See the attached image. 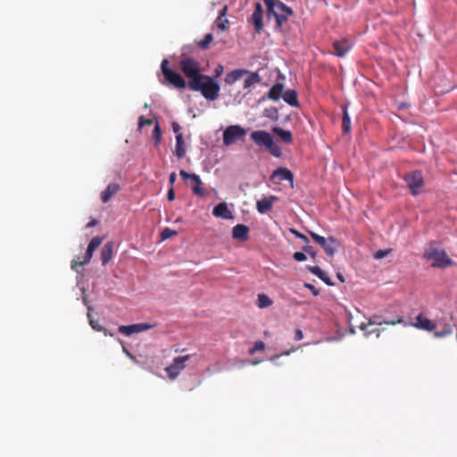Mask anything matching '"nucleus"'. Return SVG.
Segmentation results:
<instances>
[{"instance_id":"nucleus-26","label":"nucleus","mask_w":457,"mask_h":457,"mask_svg":"<svg viewBox=\"0 0 457 457\" xmlns=\"http://www.w3.org/2000/svg\"><path fill=\"white\" fill-rule=\"evenodd\" d=\"M308 270L320 278L324 283L328 286H333V282L326 272H324L319 266H308Z\"/></svg>"},{"instance_id":"nucleus-28","label":"nucleus","mask_w":457,"mask_h":457,"mask_svg":"<svg viewBox=\"0 0 457 457\" xmlns=\"http://www.w3.org/2000/svg\"><path fill=\"white\" fill-rule=\"evenodd\" d=\"M175 154L179 159H181L186 154V147L182 134L176 135V148Z\"/></svg>"},{"instance_id":"nucleus-30","label":"nucleus","mask_w":457,"mask_h":457,"mask_svg":"<svg viewBox=\"0 0 457 457\" xmlns=\"http://www.w3.org/2000/svg\"><path fill=\"white\" fill-rule=\"evenodd\" d=\"M247 78L244 81V88H249L253 85L259 83L262 80L261 76L258 72H251L247 73Z\"/></svg>"},{"instance_id":"nucleus-31","label":"nucleus","mask_w":457,"mask_h":457,"mask_svg":"<svg viewBox=\"0 0 457 457\" xmlns=\"http://www.w3.org/2000/svg\"><path fill=\"white\" fill-rule=\"evenodd\" d=\"M272 304L271 299L265 294L258 295L257 305L259 308H267Z\"/></svg>"},{"instance_id":"nucleus-6","label":"nucleus","mask_w":457,"mask_h":457,"mask_svg":"<svg viewBox=\"0 0 457 457\" xmlns=\"http://www.w3.org/2000/svg\"><path fill=\"white\" fill-rule=\"evenodd\" d=\"M161 70L167 83L179 89H185L187 87L186 80L179 73L169 67V61L167 59L162 61Z\"/></svg>"},{"instance_id":"nucleus-38","label":"nucleus","mask_w":457,"mask_h":457,"mask_svg":"<svg viewBox=\"0 0 457 457\" xmlns=\"http://www.w3.org/2000/svg\"><path fill=\"white\" fill-rule=\"evenodd\" d=\"M265 348V345L262 341H256L253 348L249 349V354H253L257 351H262Z\"/></svg>"},{"instance_id":"nucleus-29","label":"nucleus","mask_w":457,"mask_h":457,"mask_svg":"<svg viewBox=\"0 0 457 457\" xmlns=\"http://www.w3.org/2000/svg\"><path fill=\"white\" fill-rule=\"evenodd\" d=\"M192 182H193V186H192V191L195 195H200V196H203L205 195V192L204 190L201 187V185H202V180L200 179V177L196 174H194V176L192 177Z\"/></svg>"},{"instance_id":"nucleus-14","label":"nucleus","mask_w":457,"mask_h":457,"mask_svg":"<svg viewBox=\"0 0 457 457\" xmlns=\"http://www.w3.org/2000/svg\"><path fill=\"white\" fill-rule=\"evenodd\" d=\"M262 13V6L259 2H257L255 4V9L251 16V22L253 23L256 32L258 33H260L263 29Z\"/></svg>"},{"instance_id":"nucleus-44","label":"nucleus","mask_w":457,"mask_h":457,"mask_svg":"<svg viewBox=\"0 0 457 457\" xmlns=\"http://www.w3.org/2000/svg\"><path fill=\"white\" fill-rule=\"evenodd\" d=\"M294 259L297 262H303L306 260V255L304 253L302 252H295L294 253Z\"/></svg>"},{"instance_id":"nucleus-3","label":"nucleus","mask_w":457,"mask_h":457,"mask_svg":"<svg viewBox=\"0 0 457 457\" xmlns=\"http://www.w3.org/2000/svg\"><path fill=\"white\" fill-rule=\"evenodd\" d=\"M250 138L256 145L265 147L271 155L275 157H280L282 155L280 146L274 142L271 135L266 130L253 131L250 135Z\"/></svg>"},{"instance_id":"nucleus-52","label":"nucleus","mask_w":457,"mask_h":457,"mask_svg":"<svg viewBox=\"0 0 457 457\" xmlns=\"http://www.w3.org/2000/svg\"><path fill=\"white\" fill-rule=\"evenodd\" d=\"M303 335L302 330L299 328L296 329L295 330V340L299 341V340L303 339Z\"/></svg>"},{"instance_id":"nucleus-39","label":"nucleus","mask_w":457,"mask_h":457,"mask_svg":"<svg viewBox=\"0 0 457 457\" xmlns=\"http://www.w3.org/2000/svg\"><path fill=\"white\" fill-rule=\"evenodd\" d=\"M303 251L304 253H308L309 255H311L313 259H315V257H316V251L314 250L313 246L310 245L309 244H306L303 247Z\"/></svg>"},{"instance_id":"nucleus-47","label":"nucleus","mask_w":457,"mask_h":457,"mask_svg":"<svg viewBox=\"0 0 457 457\" xmlns=\"http://www.w3.org/2000/svg\"><path fill=\"white\" fill-rule=\"evenodd\" d=\"M227 12H228V6L225 5L220 11V13H219V16H218V21H221L222 18H225L226 14H227Z\"/></svg>"},{"instance_id":"nucleus-5","label":"nucleus","mask_w":457,"mask_h":457,"mask_svg":"<svg viewBox=\"0 0 457 457\" xmlns=\"http://www.w3.org/2000/svg\"><path fill=\"white\" fill-rule=\"evenodd\" d=\"M179 68L188 81L201 79V65L199 62L189 56H182L179 62Z\"/></svg>"},{"instance_id":"nucleus-32","label":"nucleus","mask_w":457,"mask_h":457,"mask_svg":"<svg viewBox=\"0 0 457 457\" xmlns=\"http://www.w3.org/2000/svg\"><path fill=\"white\" fill-rule=\"evenodd\" d=\"M342 129L344 133H349L351 131V119L346 108H344Z\"/></svg>"},{"instance_id":"nucleus-22","label":"nucleus","mask_w":457,"mask_h":457,"mask_svg":"<svg viewBox=\"0 0 457 457\" xmlns=\"http://www.w3.org/2000/svg\"><path fill=\"white\" fill-rule=\"evenodd\" d=\"M113 247L114 245L112 241L107 242L101 251V262L102 264L104 266L106 265L112 258L113 255Z\"/></svg>"},{"instance_id":"nucleus-17","label":"nucleus","mask_w":457,"mask_h":457,"mask_svg":"<svg viewBox=\"0 0 457 457\" xmlns=\"http://www.w3.org/2000/svg\"><path fill=\"white\" fill-rule=\"evenodd\" d=\"M403 322V318L401 315L397 316L396 320H380L378 317L375 316L372 319H370V320L367 324L361 323L360 325V328L364 331V330H366V328L369 325H374V324L381 325V324L385 323V324L394 326V325L400 324Z\"/></svg>"},{"instance_id":"nucleus-13","label":"nucleus","mask_w":457,"mask_h":457,"mask_svg":"<svg viewBox=\"0 0 457 457\" xmlns=\"http://www.w3.org/2000/svg\"><path fill=\"white\" fill-rule=\"evenodd\" d=\"M413 327H415L416 328H419V329H422V330H425V331H434L435 328H436V323L428 319L427 317L423 316L422 314H419L417 317H416V320L414 323L411 324Z\"/></svg>"},{"instance_id":"nucleus-56","label":"nucleus","mask_w":457,"mask_h":457,"mask_svg":"<svg viewBox=\"0 0 457 457\" xmlns=\"http://www.w3.org/2000/svg\"><path fill=\"white\" fill-rule=\"evenodd\" d=\"M278 357V355H275V357L271 358V360H274V359H276Z\"/></svg>"},{"instance_id":"nucleus-33","label":"nucleus","mask_w":457,"mask_h":457,"mask_svg":"<svg viewBox=\"0 0 457 457\" xmlns=\"http://www.w3.org/2000/svg\"><path fill=\"white\" fill-rule=\"evenodd\" d=\"M213 37L212 33H208L204 36V38L203 40L196 41V45L201 49H207L210 46V44L212 42Z\"/></svg>"},{"instance_id":"nucleus-40","label":"nucleus","mask_w":457,"mask_h":457,"mask_svg":"<svg viewBox=\"0 0 457 457\" xmlns=\"http://www.w3.org/2000/svg\"><path fill=\"white\" fill-rule=\"evenodd\" d=\"M290 231L295 237L302 239L305 244H309V239L305 235L294 228L290 229Z\"/></svg>"},{"instance_id":"nucleus-21","label":"nucleus","mask_w":457,"mask_h":457,"mask_svg":"<svg viewBox=\"0 0 457 457\" xmlns=\"http://www.w3.org/2000/svg\"><path fill=\"white\" fill-rule=\"evenodd\" d=\"M249 73L248 70L245 69H237L230 72H228L225 77V83L228 85H232L237 80H239L244 75Z\"/></svg>"},{"instance_id":"nucleus-20","label":"nucleus","mask_w":457,"mask_h":457,"mask_svg":"<svg viewBox=\"0 0 457 457\" xmlns=\"http://www.w3.org/2000/svg\"><path fill=\"white\" fill-rule=\"evenodd\" d=\"M212 214L215 217L226 220L232 218V213L228 210L226 203H220L219 204H217L212 210Z\"/></svg>"},{"instance_id":"nucleus-34","label":"nucleus","mask_w":457,"mask_h":457,"mask_svg":"<svg viewBox=\"0 0 457 457\" xmlns=\"http://www.w3.org/2000/svg\"><path fill=\"white\" fill-rule=\"evenodd\" d=\"M453 333L452 326L449 324H445L443 328L437 331H435L434 336L436 337H445Z\"/></svg>"},{"instance_id":"nucleus-41","label":"nucleus","mask_w":457,"mask_h":457,"mask_svg":"<svg viewBox=\"0 0 457 457\" xmlns=\"http://www.w3.org/2000/svg\"><path fill=\"white\" fill-rule=\"evenodd\" d=\"M228 23V19L222 18L221 21L217 20V27L221 30L224 31L227 29V25Z\"/></svg>"},{"instance_id":"nucleus-11","label":"nucleus","mask_w":457,"mask_h":457,"mask_svg":"<svg viewBox=\"0 0 457 457\" xmlns=\"http://www.w3.org/2000/svg\"><path fill=\"white\" fill-rule=\"evenodd\" d=\"M103 242V237H95L92 238V240L89 242L87 252L84 255V258L82 261L73 260L71 262V268L75 269L77 266H83L89 262L91 260L94 252L100 246V245Z\"/></svg>"},{"instance_id":"nucleus-2","label":"nucleus","mask_w":457,"mask_h":457,"mask_svg":"<svg viewBox=\"0 0 457 457\" xmlns=\"http://www.w3.org/2000/svg\"><path fill=\"white\" fill-rule=\"evenodd\" d=\"M188 87L192 91L201 92L208 100L214 101L219 96L220 85L210 76L203 75L201 79L188 81Z\"/></svg>"},{"instance_id":"nucleus-7","label":"nucleus","mask_w":457,"mask_h":457,"mask_svg":"<svg viewBox=\"0 0 457 457\" xmlns=\"http://www.w3.org/2000/svg\"><path fill=\"white\" fill-rule=\"evenodd\" d=\"M246 130L239 125H230L223 132V144L229 146L237 141L243 140Z\"/></svg>"},{"instance_id":"nucleus-43","label":"nucleus","mask_w":457,"mask_h":457,"mask_svg":"<svg viewBox=\"0 0 457 457\" xmlns=\"http://www.w3.org/2000/svg\"><path fill=\"white\" fill-rule=\"evenodd\" d=\"M153 123V120L151 119H145L144 116H140L139 117V120H138V126L139 127H143V126H150L152 125Z\"/></svg>"},{"instance_id":"nucleus-15","label":"nucleus","mask_w":457,"mask_h":457,"mask_svg":"<svg viewBox=\"0 0 457 457\" xmlns=\"http://www.w3.org/2000/svg\"><path fill=\"white\" fill-rule=\"evenodd\" d=\"M278 200V197L276 195L263 197L257 201L256 209L260 213L264 214L272 209L274 203H276Z\"/></svg>"},{"instance_id":"nucleus-46","label":"nucleus","mask_w":457,"mask_h":457,"mask_svg":"<svg viewBox=\"0 0 457 457\" xmlns=\"http://www.w3.org/2000/svg\"><path fill=\"white\" fill-rule=\"evenodd\" d=\"M304 287L311 290V292L313 294V295H318L320 294L319 290L312 284L310 283H304Z\"/></svg>"},{"instance_id":"nucleus-24","label":"nucleus","mask_w":457,"mask_h":457,"mask_svg":"<svg viewBox=\"0 0 457 457\" xmlns=\"http://www.w3.org/2000/svg\"><path fill=\"white\" fill-rule=\"evenodd\" d=\"M284 93V85L282 83H276L271 87L268 93V98L273 101H278Z\"/></svg>"},{"instance_id":"nucleus-54","label":"nucleus","mask_w":457,"mask_h":457,"mask_svg":"<svg viewBox=\"0 0 457 457\" xmlns=\"http://www.w3.org/2000/svg\"><path fill=\"white\" fill-rule=\"evenodd\" d=\"M337 278L340 279V281H342V282L345 281L344 277L340 273L337 274Z\"/></svg>"},{"instance_id":"nucleus-12","label":"nucleus","mask_w":457,"mask_h":457,"mask_svg":"<svg viewBox=\"0 0 457 457\" xmlns=\"http://www.w3.org/2000/svg\"><path fill=\"white\" fill-rule=\"evenodd\" d=\"M153 327H154L153 325H150L147 323H137V324H132V325H129V326H125V325L120 326L118 330L120 333H121L123 335L130 336L132 334L140 333V332L148 330V329L152 328Z\"/></svg>"},{"instance_id":"nucleus-49","label":"nucleus","mask_w":457,"mask_h":457,"mask_svg":"<svg viewBox=\"0 0 457 457\" xmlns=\"http://www.w3.org/2000/svg\"><path fill=\"white\" fill-rule=\"evenodd\" d=\"M167 199L169 201H173L175 199V192L172 187H170V188L168 191Z\"/></svg>"},{"instance_id":"nucleus-48","label":"nucleus","mask_w":457,"mask_h":457,"mask_svg":"<svg viewBox=\"0 0 457 457\" xmlns=\"http://www.w3.org/2000/svg\"><path fill=\"white\" fill-rule=\"evenodd\" d=\"M172 129H173V132L178 135V134H181L180 133V129H181V127L180 125L178 123V122H172Z\"/></svg>"},{"instance_id":"nucleus-8","label":"nucleus","mask_w":457,"mask_h":457,"mask_svg":"<svg viewBox=\"0 0 457 457\" xmlns=\"http://www.w3.org/2000/svg\"><path fill=\"white\" fill-rule=\"evenodd\" d=\"M403 179L413 195H417L420 193L421 188L424 186V179L421 171L414 170L409 172L404 175Z\"/></svg>"},{"instance_id":"nucleus-51","label":"nucleus","mask_w":457,"mask_h":457,"mask_svg":"<svg viewBox=\"0 0 457 457\" xmlns=\"http://www.w3.org/2000/svg\"><path fill=\"white\" fill-rule=\"evenodd\" d=\"M215 75L216 77H219L221 75V73L223 72V66L222 65H218L216 68H215Z\"/></svg>"},{"instance_id":"nucleus-37","label":"nucleus","mask_w":457,"mask_h":457,"mask_svg":"<svg viewBox=\"0 0 457 457\" xmlns=\"http://www.w3.org/2000/svg\"><path fill=\"white\" fill-rule=\"evenodd\" d=\"M177 234H178V232L176 230H173L170 228H165L161 232V238H162V240H167V239L176 236Z\"/></svg>"},{"instance_id":"nucleus-16","label":"nucleus","mask_w":457,"mask_h":457,"mask_svg":"<svg viewBox=\"0 0 457 457\" xmlns=\"http://www.w3.org/2000/svg\"><path fill=\"white\" fill-rule=\"evenodd\" d=\"M334 54L339 57H344L351 48V44L346 38L337 40L333 43Z\"/></svg>"},{"instance_id":"nucleus-23","label":"nucleus","mask_w":457,"mask_h":457,"mask_svg":"<svg viewBox=\"0 0 457 457\" xmlns=\"http://www.w3.org/2000/svg\"><path fill=\"white\" fill-rule=\"evenodd\" d=\"M120 190V186L117 183H112L107 186L105 190L101 195L103 203H107L114 195Z\"/></svg>"},{"instance_id":"nucleus-10","label":"nucleus","mask_w":457,"mask_h":457,"mask_svg":"<svg viewBox=\"0 0 457 457\" xmlns=\"http://www.w3.org/2000/svg\"><path fill=\"white\" fill-rule=\"evenodd\" d=\"M309 234L312 238L324 249L328 255H334L337 246L338 245L336 239L333 237L326 238L312 231H309Z\"/></svg>"},{"instance_id":"nucleus-27","label":"nucleus","mask_w":457,"mask_h":457,"mask_svg":"<svg viewBox=\"0 0 457 457\" xmlns=\"http://www.w3.org/2000/svg\"><path fill=\"white\" fill-rule=\"evenodd\" d=\"M273 133L278 135L283 142L286 144H291L293 142V135L291 131L285 130L279 127H274L272 129Z\"/></svg>"},{"instance_id":"nucleus-4","label":"nucleus","mask_w":457,"mask_h":457,"mask_svg":"<svg viewBox=\"0 0 457 457\" xmlns=\"http://www.w3.org/2000/svg\"><path fill=\"white\" fill-rule=\"evenodd\" d=\"M269 16H274L276 23L280 28L286 22L289 16L293 14V10L278 0H263Z\"/></svg>"},{"instance_id":"nucleus-9","label":"nucleus","mask_w":457,"mask_h":457,"mask_svg":"<svg viewBox=\"0 0 457 457\" xmlns=\"http://www.w3.org/2000/svg\"><path fill=\"white\" fill-rule=\"evenodd\" d=\"M191 354H186L175 357L172 363L165 368L168 378L171 380L176 379L186 368V362L191 358Z\"/></svg>"},{"instance_id":"nucleus-35","label":"nucleus","mask_w":457,"mask_h":457,"mask_svg":"<svg viewBox=\"0 0 457 457\" xmlns=\"http://www.w3.org/2000/svg\"><path fill=\"white\" fill-rule=\"evenodd\" d=\"M88 309V312H87V318L89 320V324L90 326L95 329V330H97V331H104V334L106 335V329L104 328L102 326L98 325L93 319H92V315H91V311L93 310V308L91 306H88L87 307Z\"/></svg>"},{"instance_id":"nucleus-42","label":"nucleus","mask_w":457,"mask_h":457,"mask_svg":"<svg viewBox=\"0 0 457 457\" xmlns=\"http://www.w3.org/2000/svg\"><path fill=\"white\" fill-rule=\"evenodd\" d=\"M390 253V250H378L374 253V258L377 260L386 257Z\"/></svg>"},{"instance_id":"nucleus-19","label":"nucleus","mask_w":457,"mask_h":457,"mask_svg":"<svg viewBox=\"0 0 457 457\" xmlns=\"http://www.w3.org/2000/svg\"><path fill=\"white\" fill-rule=\"evenodd\" d=\"M249 228L244 224H237L232 229V237L240 241L248 239Z\"/></svg>"},{"instance_id":"nucleus-45","label":"nucleus","mask_w":457,"mask_h":457,"mask_svg":"<svg viewBox=\"0 0 457 457\" xmlns=\"http://www.w3.org/2000/svg\"><path fill=\"white\" fill-rule=\"evenodd\" d=\"M195 173H188L187 171L184 170H181L179 171V175L181 176V178L184 179V180H187V179H192V177L194 176Z\"/></svg>"},{"instance_id":"nucleus-36","label":"nucleus","mask_w":457,"mask_h":457,"mask_svg":"<svg viewBox=\"0 0 457 457\" xmlns=\"http://www.w3.org/2000/svg\"><path fill=\"white\" fill-rule=\"evenodd\" d=\"M153 139L155 141V145H159L161 138H162V129L157 122L152 134Z\"/></svg>"},{"instance_id":"nucleus-25","label":"nucleus","mask_w":457,"mask_h":457,"mask_svg":"<svg viewBox=\"0 0 457 457\" xmlns=\"http://www.w3.org/2000/svg\"><path fill=\"white\" fill-rule=\"evenodd\" d=\"M283 100L291 106L298 107L299 101L297 98V93L294 89H287L283 93Z\"/></svg>"},{"instance_id":"nucleus-55","label":"nucleus","mask_w":457,"mask_h":457,"mask_svg":"<svg viewBox=\"0 0 457 457\" xmlns=\"http://www.w3.org/2000/svg\"><path fill=\"white\" fill-rule=\"evenodd\" d=\"M253 363L257 364V363H259V361H253Z\"/></svg>"},{"instance_id":"nucleus-50","label":"nucleus","mask_w":457,"mask_h":457,"mask_svg":"<svg viewBox=\"0 0 457 457\" xmlns=\"http://www.w3.org/2000/svg\"><path fill=\"white\" fill-rule=\"evenodd\" d=\"M176 179H177V174L175 172H171L169 177V184L170 185V187H173V184L175 183Z\"/></svg>"},{"instance_id":"nucleus-53","label":"nucleus","mask_w":457,"mask_h":457,"mask_svg":"<svg viewBox=\"0 0 457 457\" xmlns=\"http://www.w3.org/2000/svg\"><path fill=\"white\" fill-rule=\"evenodd\" d=\"M97 220L96 219H92L87 224V228H91V227H94L97 224Z\"/></svg>"},{"instance_id":"nucleus-18","label":"nucleus","mask_w":457,"mask_h":457,"mask_svg":"<svg viewBox=\"0 0 457 457\" xmlns=\"http://www.w3.org/2000/svg\"><path fill=\"white\" fill-rule=\"evenodd\" d=\"M278 179V181L287 180L293 182L294 175L291 170L287 168H278L272 172L271 179Z\"/></svg>"},{"instance_id":"nucleus-1","label":"nucleus","mask_w":457,"mask_h":457,"mask_svg":"<svg viewBox=\"0 0 457 457\" xmlns=\"http://www.w3.org/2000/svg\"><path fill=\"white\" fill-rule=\"evenodd\" d=\"M423 259L431 261V267L438 269H445L453 266L455 263L447 255L446 252L440 247L437 241H431L425 248Z\"/></svg>"}]
</instances>
